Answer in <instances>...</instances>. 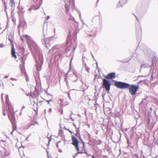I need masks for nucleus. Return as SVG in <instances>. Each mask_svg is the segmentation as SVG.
<instances>
[{"label":"nucleus","instance_id":"49530a36","mask_svg":"<svg viewBox=\"0 0 158 158\" xmlns=\"http://www.w3.org/2000/svg\"><path fill=\"white\" fill-rule=\"evenodd\" d=\"M25 108V107L24 106H23L22 107V110H22L24 109V108Z\"/></svg>","mask_w":158,"mask_h":158},{"label":"nucleus","instance_id":"9b49d317","mask_svg":"<svg viewBox=\"0 0 158 158\" xmlns=\"http://www.w3.org/2000/svg\"><path fill=\"white\" fill-rule=\"evenodd\" d=\"M136 33L137 35H141V28L140 25L139 24L138 26L136 27Z\"/></svg>","mask_w":158,"mask_h":158},{"label":"nucleus","instance_id":"9d476101","mask_svg":"<svg viewBox=\"0 0 158 158\" xmlns=\"http://www.w3.org/2000/svg\"><path fill=\"white\" fill-rule=\"evenodd\" d=\"M72 144L74 146L78 145L79 141L74 136H72Z\"/></svg>","mask_w":158,"mask_h":158},{"label":"nucleus","instance_id":"864d4df0","mask_svg":"<svg viewBox=\"0 0 158 158\" xmlns=\"http://www.w3.org/2000/svg\"><path fill=\"white\" fill-rule=\"evenodd\" d=\"M76 132H77V133L78 134V133H79V131H78L77 130H76Z\"/></svg>","mask_w":158,"mask_h":158},{"label":"nucleus","instance_id":"f03ea898","mask_svg":"<svg viewBox=\"0 0 158 158\" xmlns=\"http://www.w3.org/2000/svg\"><path fill=\"white\" fill-rule=\"evenodd\" d=\"M114 85L118 88L126 89L128 88L130 94L132 95H135L139 88L138 85H130L129 84L121 81H115Z\"/></svg>","mask_w":158,"mask_h":158},{"label":"nucleus","instance_id":"bf43d9fd","mask_svg":"<svg viewBox=\"0 0 158 158\" xmlns=\"http://www.w3.org/2000/svg\"><path fill=\"white\" fill-rule=\"evenodd\" d=\"M66 45H68V42H67L66 43Z\"/></svg>","mask_w":158,"mask_h":158},{"label":"nucleus","instance_id":"f704fd0d","mask_svg":"<svg viewBox=\"0 0 158 158\" xmlns=\"http://www.w3.org/2000/svg\"><path fill=\"white\" fill-rule=\"evenodd\" d=\"M52 112V109L51 108H50L48 110V112L49 113H51Z\"/></svg>","mask_w":158,"mask_h":158},{"label":"nucleus","instance_id":"a19ab883","mask_svg":"<svg viewBox=\"0 0 158 158\" xmlns=\"http://www.w3.org/2000/svg\"><path fill=\"white\" fill-rule=\"evenodd\" d=\"M91 53V56H92V57L94 59V55H93V54L92 53Z\"/></svg>","mask_w":158,"mask_h":158},{"label":"nucleus","instance_id":"774afa93","mask_svg":"<svg viewBox=\"0 0 158 158\" xmlns=\"http://www.w3.org/2000/svg\"><path fill=\"white\" fill-rule=\"evenodd\" d=\"M150 110H152V108L151 107H150Z\"/></svg>","mask_w":158,"mask_h":158},{"label":"nucleus","instance_id":"5fc2aeb1","mask_svg":"<svg viewBox=\"0 0 158 158\" xmlns=\"http://www.w3.org/2000/svg\"><path fill=\"white\" fill-rule=\"evenodd\" d=\"M3 114L5 116L6 115V114H5V112H4L3 113Z\"/></svg>","mask_w":158,"mask_h":158},{"label":"nucleus","instance_id":"3c124183","mask_svg":"<svg viewBox=\"0 0 158 158\" xmlns=\"http://www.w3.org/2000/svg\"><path fill=\"white\" fill-rule=\"evenodd\" d=\"M21 27V26L20 25H19L18 26V29H19V28L20 27Z\"/></svg>","mask_w":158,"mask_h":158},{"label":"nucleus","instance_id":"c85d7f7f","mask_svg":"<svg viewBox=\"0 0 158 158\" xmlns=\"http://www.w3.org/2000/svg\"><path fill=\"white\" fill-rule=\"evenodd\" d=\"M62 101H63V100L62 99H60V100L59 101L58 103L59 104H62Z\"/></svg>","mask_w":158,"mask_h":158},{"label":"nucleus","instance_id":"a18cd8bd","mask_svg":"<svg viewBox=\"0 0 158 158\" xmlns=\"http://www.w3.org/2000/svg\"><path fill=\"white\" fill-rule=\"evenodd\" d=\"M79 17H80V18L81 19V14L80 12H79Z\"/></svg>","mask_w":158,"mask_h":158},{"label":"nucleus","instance_id":"bb28decb","mask_svg":"<svg viewBox=\"0 0 158 158\" xmlns=\"http://www.w3.org/2000/svg\"><path fill=\"white\" fill-rule=\"evenodd\" d=\"M4 45L2 44H0V48H2L4 47Z\"/></svg>","mask_w":158,"mask_h":158},{"label":"nucleus","instance_id":"603ef678","mask_svg":"<svg viewBox=\"0 0 158 158\" xmlns=\"http://www.w3.org/2000/svg\"><path fill=\"white\" fill-rule=\"evenodd\" d=\"M21 40L22 41H23V39L22 37H21Z\"/></svg>","mask_w":158,"mask_h":158},{"label":"nucleus","instance_id":"0eeeda50","mask_svg":"<svg viewBox=\"0 0 158 158\" xmlns=\"http://www.w3.org/2000/svg\"><path fill=\"white\" fill-rule=\"evenodd\" d=\"M35 1V5H34L33 6H31L30 8L28 10V11H30L32 10H35L39 9L41 5V3H40L39 5H38V1Z\"/></svg>","mask_w":158,"mask_h":158},{"label":"nucleus","instance_id":"de8ad7c7","mask_svg":"<svg viewBox=\"0 0 158 158\" xmlns=\"http://www.w3.org/2000/svg\"><path fill=\"white\" fill-rule=\"evenodd\" d=\"M81 153V152H78V153H76V154H75V155H76V156H77V154H78V153Z\"/></svg>","mask_w":158,"mask_h":158},{"label":"nucleus","instance_id":"e2e57ef3","mask_svg":"<svg viewBox=\"0 0 158 158\" xmlns=\"http://www.w3.org/2000/svg\"><path fill=\"white\" fill-rule=\"evenodd\" d=\"M82 23H83V25H85V23H84L83 22H82Z\"/></svg>","mask_w":158,"mask_h":158},{"label":"nucleus","instance_id":"39448f33","mask_svg":"<svg viewBox=\"0 0 158 158\" xmlns=\"http://www.w3.org/2000/svg\"><path fill=\"white\" fill-rule=\"evenodd\" d=\"M87 31L91 32V33L89 35L90 36H95L97 33V28L95 27L91 26L90 28H88Z\"/></svg>","mask_w":158,"mask_h":158},{"label":"nucleus","instance_id":"4be33fe9","mask_svg":"<svg viewBox=\"0 0 158 158\" xmlns=\"http://www.w3.org/2000/svg\"><path fill=\"white\" fill-rule=\"evenodd\" d=\"M150 119L149 118H148L147 119V124L148 127H149L150 126Z\"/></svg>","mask_w":158,"mask_h":158},{"label":"nucleus","instance_id":"052dcab7","mask_svg":"<svg viewBox=\"0 0 158 158\" xmlns=\"http://www.w3.org/2000/svg\"><path fill=\"white\" fill-rule=\"evenodd\" d=\"M73 126H74L75 127H76V125H75V124H73Z\"/></svg>","mask_w":158,"mask_h":158},{"label":"nucleus","instance_id":"c03bdc74","mask_svg":"<svg viewBox=\"0 0 158 158\" xmlns=\"http://www.w3.org/2000/svg\"><path fill=\"white\" fill-rule=\"evenodd\" d=\"M68 130L69 131V132L70 133H72V132L69 129H68Z\"/></svg>","mask_w":158,"mask_h":158},{"label":"nucleus","instance_id":"69168bd1","mask_svg":"<svg viewBox=\"0 0 158 158\" xmlns=\"http://www.w3.org/2000/svg\"><path fill=\"white\" fill-rule=\"evenodd\" d=\"M63 112V110H62V111H61V114H62Z\"/></svg>","mask_w":158,"mask_h":158},{"label":"nucleus","instance_id":"79ce46f5","mask_svg":"<svg viewBox=\"0 0 158 158\" xmlns=\"http://www.w3.org/2000/svg\"><path fill=\"white\" fill-rule=\"evenodd\" d=\"M23 59H24V58L23 57H21V59L22 61L23 60Z\"/></svg>","mask_w":158,"mask_h":158},{"label":"nucleus","instance_id":"412c9836","mask_svg":"<svg viewBox=\"0 0 158 158\" xmlns=\"http://www.w3.org/2000/svg\"><path fill=\"white\" fill-rule=\"evenodd\" d=\"M56 47L55 46H54L52 48V49L49 51V52L50 53H52L53 51H54V49H55Z\"/></svg>","mask_w":158,"mask_h":158},{"label":"nucleus","instance_id":"aec40b11","mask_svg":"<svg viewBox=\"0 0 158 158\" xmlns=\"http://www.w3.org/2000/svg\"><path fill=\"white\" fill-rule=\"evenodd\" d=\"M72 53L73 54V56H72V57H71V58L70 61V63H69V65H70V66H71V64H72V60L73 59V55L74 54V52H72Z\"/></svg>","mask_w":158,"mask_h":158},{"label":"nucleus","instance_id":"680f3d73","mask_svg":"<svg viewBox=\"0 0 158 158\" xmlns=\"http://www.w3.org/2000/svg\"><path fill=\"white\" fill-rule=\"evenodd\" d=\"M14 131H12L11 133V134L12 135L13 134V132Z\"/></svg>","mask_w":158,"mask_h":158},{"label":"nucleus","instance_id":"09e8293b","mask_svg":"<svg viewBox=\"0 0 158 158\" xmlns=\"http://www.w3.org/2000/svg\"><path fill=\"white\" fill-rule=\"evenodd\" d=\"M62 151L61 149H59V152H62Z\"/></svg>","mask_w":158,"mask_h":158},{"label":"nucleus","instance_id":"a878e982","mask_svg":"<svg viewBox=\"0 0 158 158\" xmlns=\"http://www.w3.org/2000/svg\"><path fill=\"white\" fill-rule=\"evenodd\" d=\"M47 138L48 139H49V141H48V144H49L50 142L51 141L52 138L51 137H49L48 136H47Z\"/></svg>","mask_w":158,"mask_h":158},{"label":"nucleus","instance_id":"58836bf2","mask_svg":"<svg viewBox=\"0 0 158 158\" xmlns=\"http://www.w3.org/2000/svg\"><path fill=\"white\" fill-rule=\"evenodd\" d=\"M70 118L73 121V119L72 118L71 115H70Z\"/></svg>","mask_w":158,"mask_h":158},{"label":"nucleus","instance_id":"37998d69","mask_svg":"<svg viewBox=\"0 0 158 158\" xmlns=\"http://www.w3.org/2000/svg\"><path fill=\"white\" fill-rule=\"evenodd\" d=\"M8 77H9L7 75V76H5L4 77L5 78H7Z\"/></svg>","mask_w":158,"mask_h":158},{"label":"nucleus","instance_id":"4c0bfd02","mask_svg":"<svg viewBox=\"0 0 158 158\" xmlns=\"http://www.w3.org/2000/svg\"><path fill=\"white\" fill-rule=\"evenodd\" d=\"M10 79L11 80H12V81H15V80H16L14 78H11Z\"/></svg>","mask_w":158,"mask_h":158},{"label":"nucleus","instance_id":"4468645a","mask_svg":"<svg viewBox=\"0 0 158 158\" xmlns=\"http://www.w3.org/2000/svg\"><path fill=\"white\" fill-rule=\"evenodd\" d=\"M47 38H46L45 35L43 36V38L42 40V42L43 44H45V46L47 48V49H48V45L49 44L47 43Z\"/></svg>","mask_w":158,"mask_h":158},{"label":"nucleus","instance_id":"2eb2a0df","mask_svg":"<svg viewBox=\"0 0 158 158\" xmlns=\"http://www.w3.org/2000/svg\"><path fill=\"white\" fill-rule=\"evenodd\" d=\"M11 55L13 57H14L15 58H16V55L15 54V52L14 47L13 45H12Z\"/></svg>","mask_w":158,"mask_h":158},{"label":"nucleus","instance_id":"0e129e2a","mask_svg":"<svg viewBox=\"0 0 158 158\" xmlns=\"http://www.w3.org/2000/svg\"><path fill=\"white\" fill-rule=\"evenodd\" d=\"M143 100H142V101H141V102H140V104H141V103H143Z\"/></svg>","mask_w":158,"mask_h":158},{"label":"nucleus","instance_id":"13d9d810","mask_svg":"<svg viewBox=\"0 0 158 158\" xmlns=\"http://www.w3.org/2000/svg\"><path fill=\"white\" fill-rule=\"evenodd\" d=\"M29 136H28V137L26 138V140H27V139L28 138V137H29Z\"/></svg>","mask_w":158,"mask_h":158},{"label":"nucleus","instance_id":"dca6fc26","mask_svg":"<svg viewBox=\"0 0 158 158\" xmlns=\"http://www.w3.org/2000/svg\"><path fill=\"white\" fill-rule=\"evenodd\" d=\"M10 4L12 7H14L15 6V2H14V1H10Z\"/></svg>","mask_w":158,"mask_h":158},{"label":"nucleus","instance_id":"f8f14e48","mask_svg":"<svg viewBox=\"0 0 158 158\" xmlns=\"http://www.w3.org/2000/svg\"><path fill=\"white\" fill-rule=\"evenodd\" d=\"M153 59H152V64H142L140 67V69H141L142 68H149V67L151 66L153 64Z\"/></svg>","mask_w":158,"mask_h":158},{"label":"nucleus","instance_id":"c9c22d12","mask_svg":"<svg viewBox=\"0 0 158 158\" xmlns=\"http://www.w3.org/2000/svg\"><path fill=\"white\" fill-rule=\"evenodd\" d=\"M50 18V17L49 16H48L47 17V18H46V19L47 20H48V19H49Z\"/></svg>","mask_w":158,"mask_h":158},{"label":"nucleus","instance_id":"8fccbe9b","mask_svg":"<svg viewBox=\"0 0 158 158\" xmlns=\"http://www.w3.org/2000/svg\"><path fill=\"white\" fill-rule=\"evenodd\" d=\"M44 112L45 113V114L46 113V109L44 110Z\"/></svg>","mask_w":158,"mask_h":158},{"label":"nucleus","instance_id":"6e6552de","mask_svg":"<svg viewBox=\"0 0 158 158\" xmlns=\"http://www.w3.org/2000/svg\"><path fill=\"white\" fill-rule=\"evenodd\" d=\"M5 101L6 104L8 106V109H11L12 106L11 105V103L10 102L9 96L8 95H6L5 97Z\"/></svg>","mask_w":158,"mask_h":158},{"label":"nucleus","instance_id":"423d86ee","mask_svg":"<svg viewBox=\"0 0 158 158\" xmlns=\"http://www.w3.org/2000/svg\"><path fill=\"white\" fill-rule=\"evenodd\" d=\"M74 1H65V7L66 8V12L68 13L69 10V6L71 5V4H74Z\"/></svg>","mask_w":158,"mask_h":158},{"label":"nucleus","instance_id":"c756f323","mask_svg":"<svg viewBox=\"0 0 158 158\" xmlns=\"http://www.w3.org/2000/svg\"><path fill=\"white\" fill-rule=\"evenodd\" d=\"M67 75H66V77H65V81H66V84L67 85H68V81H67V80H66V79H67Z\"/></svg>","mask_w":158,"mask_h":158},{"label":"nucleus","instance_id":"ea45409f","mask_svg":"<svg viewBox=\"0 0 158 158\" xmlns=\"http://www.w3.org/2000/svg\"><path fill=\"white\" fill-rule=\"evenodd\" d=\"M136 19H137V21L139 22V19H138V18L135 15Z\"/></svg>","mask_w":158,"mask_h":158},{"label":"nucleus","instance_id":"6ab92c4d","mask_svg":"<svg viewBox=\"0 0 158 158\" xmlns=\"http://www.w3.org/2000/svg\"><path fill=\"white\" fill-rule=\"evenodd\" d=\"M71 48V47L70 46V45L67 46V47L66 48V50H65L66 52H68L70 50V49Z\"/></svg>","mask_w":158,"mask_h":158},{"label":"nucleus","instance_id":"a211bd4d","mask_svg":"<svg viewBox=\"0 0 158 158\" xmlns=\"http://www.w3.org/2000/svg\"><path fill=\"white\" fill-rule=\"evenodd\" d=\"M85 69L86 70V71L88 73H89V68L87 66L86 64H85Z\"/></svg>","mask_w":158,"mask_h":158},{"label":"nucleus","instance_id":"ddd939ff","mask_svg":"<svg viewBox=\"0 0 158 158\" xmlns=\"http://www.w3.org/2000/svg\"><path fill=\"white\" fill-rule=\"evenodd\" d=\"M127 3V1H119V2L117 4V7L118 8L122 7Z\"/></svg>","mask_w":158,"mask_h":158},{"label":"nucleus","instance_id":"4d7b16f0","mask_svg":"<svg viewBox=\"0 0 158 158\" xmlns=\"http://www.w3.org/2000/svg\"><path fill=\"white\" fill-rule=\"evenodd\" d=\"M78 134V133H77V132H76V136H77Z\"/></svg>","mask_w":158,"mask_h":158},{"label":"nucleus","instance_id":"f257e3e1","mask_svg":"<svg viewBox=\"0 0 158 158\" xmlns=\"http://www.w3.org/2000/svg\"><path fill=\"white\" fill-rule=\"evenodd\" d=\"M23 36L26 39L29 46L32 47L31 48L33 49L34 56L37 63L36 68L38 71H40L41 69V65H40L42 64L43 62V55L39 47L32 40V38L30 36L27 35H23Z\"/></svg>","mask_w":158,"mask_h":158},{"label":"nucleus","instance_id":"393cba45","mask_svg":"<svg viewBox=\"0 0 158 158\" xmlns=\"http://www.w3.org/2000/svg\"><path fill=\"white\" fill-rule=\"evenodd\" d=\"M75 147L76 148L77 151H79V148L78 145H76V146H75Z\"/></svg>","mask_w":158,"mask_h":158},{"label":"nucleus","instance_id":"5701e85b","mask_svg":"<svg viewBox=\"0 0 158 158\" xmlns=\"http://www.w3.org/2000/svg\"><path fill=\"white\" fill-rule=\"evenodd\" d=\"M16 130V127L15 125H13V131Z\"/></svg>","mask_w":158,"mask_h":158},{"label":"nucleus","instance_id":"f3484780","mask_svg":"<svg viewBox=\"0 0 158 158\" xmlns=\"http://www.w3.org/2000/svg\"><path fill=\"white\" fill-rule=\"evenodd\" d=\"M33 106H38V104H37V103H35L34 104ZM38 109V108L37 107H36V109H34V110L36 111V112H35L36 114H37V113Z\"/></svg>","mask_w":158,"mask_h":158},{"label":"nucleus","instance_id":"6e6d98bb","mask_svg":"<svg viewBox=\"0 0 158 158\" xmlns=\"http://www.w3.org/2000/svg\"><path fill=\"white\" fill-rule=\"evenodd\" d=\"M92 158H95L94 156V155L92 156Z\"/></svg>","mask_w":158,"mask_h":158},{"label":"nucleus","instance_id":"72a5a7b5","mask_svg":"<svg viewBox=\"0 0 158 158\" xmlns=\"http://www.w3.org/2000/svg\"><path fill=\"white\" fill-rule=\"evenodd\" d=\"M105 94V93H103L102 94V98H103V99H104V97Z\"/></svg>","mask_w":158,"mask_h":158},{"label":"nucleus","instance_id":"7c9ffc66","mask_svg":"<svg viewBox=\"0 0 158 158\" xmlns=\"http://www.w3.org/2000/svg\"><path fill=\"white\" fill-rule=\"evenodd\" d=\"M3 94H2V96H1V99L2 100V101L4 102V100H3Z\"/></svg>","mask_w":158,"mask_h":158},{"label":"nucleus","instance_id":"20e7f679","mask_svg":"<svg viewBox=\"0 0 158 158\" xmlns=\"http://www.w3.org/2000/svg\"><path fill=\"white\" fill-rule=\"evenodd\" d=\"M103 85L104 86L106 89L109 91L110 89L111 85L108 80L105 79L103 80Z\"/></svg>","mask_w":158,"mask_h":158},{"label":"nucleus","instance_id":"1a4fd4ad","mask_svg":"<svg viewBox=\"0 0 158 158\" xmlns=\"http://www.w3.org/2000/svg\"><path fill=\"white\" fill-rule=\"evenodd\" d=\"M115 73L114 72L110 73L106 76L105 78L107 79H112L115 77Z\"/></svg>","mask_w":158,"mask_h":158},{"label":"nucleus","instance_id":"338daca9","mask_svg":"<svg viewBox=\"0 0 158 158\" xmlns=\"http://www.w3.org/2000/svg\"><path fill=\"white\" fill-rule=\"evenodd\" d=\"M72 114H73V112H71V114L70 115H72Z\"/></svg>","mask_w":158,"mask_h":158},{"label":"nucleus","instance_id":"7ed1b4c3","mask_svg":"<svg viewBox=\"0 0 158 158\" xmlns=\"http://www.w3.org/2000/svg\"><path fill=\"white\" fill-rule=\"evenodd\" d=\"M9 111L8 113V115L9 118L11 122L12 123L15 120V117L14 113L13 112V109L12 108L11 109H8Z\"/></svg>","mask_w":158,"mask_h":158},{"label":"nucleus","instance_id":"cd10ccee","mask_svg":"<svg viewBox=\"0 0 158 158\" xmlns=\"http://www.w3.org/2000/svg\"><path fill=\"white\" fill-rule=\"evenodd\" d=\"M60 141H59V142H57L56 144V146L57 147V148H59V145H58V144L59 143H60Z\"/></svg>","mask_w":158,"mask_h":158},{"label":"nucleus","instance_id":"b1692460","mask_svg":"<svg viewBox=\"0 0 158 158\" xmlns=\"http://www.w3.org/2000/svg\"><path fill=\"white\" fill-rule=\"evenodd\" d=\"M75 76L74 77L76 78V79L75 80H73V81L74 82L78 80V78L77 76H76V75H75Z\"/></svg>","mask_w":158,"mask_h":158},{"label":"nucleus","instance_id":"473e14b6","mask_svg":"<svg viewBox=\"0 0 158 158\" xmlns=\"http://www.w3.org/2000/svg\"><path fill=\"white\" fill-rule=\"evenodd\" d=\"M52 100L51 99V100H47V102H48V104H49V103L50 102H52Z\"/></svg>","mask_w":158,"mask_h":158},{"label":"nucleus","instance_id":"e433bc0d","mask_svg":"<svg viewBox=\"0 0 158 158\" xmlns=\"http://www.w3.org/2000/svg\"><path fill=\"white\" fill-rule=\"evenodd\" d=\"M68 96L69 98L70 99H71V97H70V96L69 95V93H68Z\"/></svg>","mask_w":158,"mask_h":158},{"label":"nucleus","instance_id":"2f4dec72","mask_svg":"<svg viewBox=\"0 0 158 158\" xmlns=\"http://www.w3.org/2000/svg\"><path fill=\"white\" fill-rule=\"evenodd\" d=\"M8 39H9V40L10 41L11 44H12L13 43V41H12V40H11L10 38H9Z\"/></svg>","mask_w":158,"mask_h":158}]
</instances>
